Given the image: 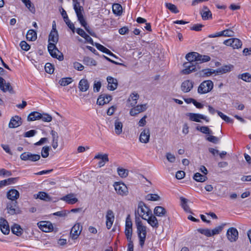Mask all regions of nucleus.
<instances>
[{"instance_id": "1", "label": "nucleus", "mask_w": 251, "mask_h": 251, "mask_svg": "<svg viewBox=\"0 0 251 251\" xmlns=\"http://www.w3.org/2000/svg\"><path fill=\"white\" fill-rule=\"evenodd\" d=\"M49 42L48 46V51L50 55L55 58H57L59 61H62L64 59V56L56 48L55 44H56L58 41V34L57 31L51 30L49 35Z\"/></svg>"}, {"instance_id": "2", "label": "nucleus", "mask_w": 251, "mask_h": 251, "mask_svg": "<svg viewBox=\"0 0 251 251\" xmlns=\"http://www.w3.org/2000/svg\"><path fill=\"white\" fill-rule=\"evenodd\" d=\"M135 224L137 229V234L139 238V244L142 247L144 244L147 235V227L144 226L140 218L137 216L135 217Z\"/></svg>"}, {"instance_id": "3", "label": "nucleus", "mask_w": 251, "mask_h": 251, "mask_svg": "<svg viewBox=\"0 0 251 251\" xmlns=\"http://www.w3.org/2000/svg\"><path fill=\"white\" fill-rule=\"evenodd\" d=\"M137 213L139 217H141L143 219L146 220L147 217L151 215L152 211L143 201H140L138 204L137 211H135V216H137Z\"/></svg>"}, {"instance_id": "4", "label": "nucleus", "mask_w": 251, "mask_h": 251, "mask_svg": "<svg viewBox=\"0 0 251 251\" xmlns=\"http://www.w3.org/2000/svg\"><path fill=\"white\" fill-rule=\"evenodd\" d=\"M213 86V82L211 80H204L199 85L198 93L200 94L207 93L212 90Z\"/></svg>"}, {"instance_id": "5", "label": "nucleus", "mask_w": 251, "mask_h": 251, "mask_svg": "<svg viewBox=\"0 0 251 251\" xmlns=\"http://www.w3.org/2000/svg\"><path fill=\"white\" fill-rule=\"evenodd\" d=\"M17 201L8 202L6 207L7 213L10 215L21 214L22 211L19 207L17 206Z\"/></svg>"}, {"instance_id": "6", "label": "nucleus", "mask_w": 251, "mask_h": 251, "mask_svg": "<svg viewBox=\"0 0 251 251\" xmlns=\"http://www.w3.org/2000/svg\"><path fill=\"white\" fill-rule=\"evenodd\" d=\"M183 66L185 68L181 71V74L183 75H188L193 72L197 71L199 69L196 64H192L191 62H185Z\"/></svg>"}, {"instance_id": "7", "label": "nucleus", "mask_w": 251, "mask_h": 251, "mask_svg": "<svg viewBox=\"0 0 251 251\" xmlns=\"http://www.w3.org/2000/svg\"><path fill=\"white\" fill-rule=\"evenodd\" d=\"M114 186L118 194L121 196H126L128 194V189L124 183L116 182Z\"/></svg>"}, {"instance_id": "8", "label": "nucleus", "mask_w": 251, "mask_h": 251, "mask_svg": "<svg viewBox=\"0 0 251 251\" xmlns=\"http://www.w3.org/2000/svg\"><path fill=\"white\" fill-rule=\"evenodd\" d=\"M20 158L22 160L35 162L40 159V155L38 154H32L29 152H25L20 155Z\"/></svg>"}, {"instance_id": "9", "label": "nucleus", "mask_w": 251, "mask_h": 251, "mask_svg": "<svg viewBox=\"0 0 251 251\" xmlns=\"http://www.w3.org/2000/svg\"><path fill=\"white\" fill-rule=\"evenodd\" d=\"M226 237L228 240L231 242H235L238 238V231L235 227H230L226 231Z\"/></svg>"}, {"instance_id": "10", "label": "nucleus", "mask_w": 251, "mask_h": 251, "mask_svg": "<svg viewBox=\"0 0 251 251\" xmlns=\"http://www.w3.org/2000/svg\"><path fill=\"white\" fill-rule=\"evenodd\" d=\"M0 89L3 92L8 91L10 94H14L15 91L9 82L6 83L4 78H1Z\"/></svg>"}, {"instance_id": "11", "label": "nucleus", "mask_w": 251, "mask_h": 251, "mask_svg": "<svg viewBox=\"0 0 251 251\" xmlns=\"http://www.w3.org/2000/svg\"><path fill=\"white\" fill-rule=\"evenodd\" d=\"M234 32L230 29H226L223 31L208 35L209 38H215L220 36L232 37Z\"/></svg>"}, {"instance_id": "12", "label": "nucleus", "mask_w": 251, "mask_h": 251, "mask_svg": "<svg viewBox=\"0 0 251 251\" xmlns=\"http://www.w3.org/2000/svg\"><path fill=\"white\" fill-rule=\"evenodd\" d=\"M82 230V226L79 224H75L71 229L70 232V236L73 239L77 238Z\"/></svg>"}, {"instance_id": "13", "label": "nucleus", "mask_w": 251, "mask_h": 251, "mask_svg": "<svg viewBox=\"0 0 251 251\" xmlns=\"http://www.w3.org/2000/svg\"><path fill=\"white\" fill-rule=\"evenodd\" d=\"M39 228L44 232H50L53 230V226L50 222L41 221L38 223Z\"/></svg>"}, {"instance_id": "14", "label": "nucleus", "mask_w": 251, "mask_h": 251, "mask_svg": "<svg viewBox=\"0 0 251 251\" xmlns=\"http://www.w3.org/2000/svg\"><path fill=\"white\" fill-rule=\"evenodd\" d=\"M187 115L189 116V120L191 121L201 122V121L200 119H203L207 122L209 121V120L207 118V117L202 114L189 113L187 114Z\"/></svg>"}, {"instance_id": "15", "label": "nucleus", "mask_w": 251, "mask_h": 251, "mask_svg": "<svg viewBox=\"0 0 251 251\" xmlns=\"http://www.w3.org/2000/svg\"><path fill=\"white\" fill-rule=\"evenodd\" d=\"M22 124V118L20 116L16 115L11 118L8 127L10 128H15L19 126Z\"/></svg>"}, {"instance_id": "16", "label": "nucleus", "mask_w": 251, "mask_h": 251, "mask_svg": "<svg viewBox=\"0 0 251 251\" xmlns=\"http://www.w3.org/2000/svg\"><path fill=\"white\" fill-rule=\"evenodd\" d=\"M194 82L190 80H184L181 85V90L184 93L190 92L194 87Z\"/></svg>"}, {"instance_id": "17", "label": "nucleus", "mask_w": 251, "mask_h": 251, "mask_svg": "<svg viewBox=\"0 0 251 251\" xmlns=\"http://www.w3.org/2000/svg\"><path fill=\"white\" fill-rule=\"evenodd\" d=\"M0 229L5 235L9 234L10 228L8 222L3 218H0Z\"/></svg>"}, {"instance_id": "18", "label": "nucleus", "mask_w": 251, "mask_h": 251, "mask_svg": "<svg viewBox=\"0 0 251 251\" xmlns=\"http://www.w3.org/2000/svg\"><path fill=\"white\" fill-rule=\"evenodd\" d=\"M147 104L138 105L136 106H133L130 110V114L131 116H134L138 114L145 111L147 109Z\"/></svg>"}, {"instance_id": "19", "label": "nucleus", "mask_w": 251, "mask_h": 251, "mask_svg": "<svg viewBox=\"0 0 251 251\" xmlns=\"http://www.w3.org/2000/svg\"><path fill=\"white\" fill-rule=\"evenodd\" d=\"M112 100L111 96L107 94H101L100 95L98 100L97 103L100 105H103L105 104L108 103Z\"/></svg>"}, {"instance_id": "20", "label": "nucleus", "mask_w": 251, "mask_h": 251, "mask_svg": "<svg viewBox=\"0 0 251 251\" xmlns=\"http://www.w3.org/2000/svg\"><path fill=\"white\" fill-rule=\"evenodd\" d=\"M150 137V130L149 128H145L141 132L139 140L140 141L143 143H147L149 142Z\"/></svg>"}, {"instance_id": "21", "label": "nucleus", "mask_w": 251, "mask_h": 251, "mask_svg": "<svg viewBox=\"0 0 251 251\" xmlns=\"http://www.w3.org/2000/svg\"><path fill=\"white\" fill-rule=\"evenodd\" d=\"M19 192L16 189H11L6 194L7 198L12 201H15L19 198Z\"/></svg>"}, {"instance_id": "22", "label": "nucleus", "mask_w": 251, "mask_h": 251, "mask_svg": "<svg viewBox=\"0 0 251 251\" xmlns=\"http://www.w3.org/2000/svg\"><path fill=\"white\" fill-rule=\"evenodd\" d=\"M154 214L155 216L158 217H163L165 216L167 217V211L162 206H157L154 209ZM168 221H169V217L167 216Z\"/></svg>"}, {"instance_id": "23", "label": "nucleus", "mask_w": 251, "mask_h": 251, "mask_svg": "<svg viewBox=\"0 0 251 251\" xmlns=\"http://www.w3.org/2000/svg\"><path fill=\"white\" fill-rule=\"evenodd\" d=\"M107 81L108 82V89L113 91L117 88L118 81L116 78L112 76H108L107 77Z\"/></svg>"}, {"instance_id": "24", "label": "nucleus", "mask_w": 251, "mask_h": 251, "mask_svg": "<svg viewBox=\"0 0 251 251\" xmlns=\"http://www.w3.org/2000/svg\"><path fill=\"white\" fill-rule=\"evenodd\" d=\"M146 220L147 221L148 224H150L153 228H157L158 227V221L155 216L153 215L152 213L151 215L148 216V218H146Z\"/></svg>"}, {"instance_id": "25", "label": "nucleus", "mask_w": 251, "mask_h": 251, "mask_svg": "<svg viewBox=\"0 0 251 251\" xmlns=\"http://www.w3.org/2000/svg\"><path fill=\"white\" fill-rule=\"evenodd\" d=\"M94 159H100L101 160L98 163L100 167H103L106 162L109 161L108 154L106 153L104 154L99 153L95 156Z\"/></svg>"}, {"instance_id": "26", "label": "nucleus", "mask_w": 251, "mask_h": 251, "mask_svg": "<svg viewBox=\"0 0 251 251\" xmlns=\"http://www.w3.org/2000/svg\"><path fill=\"white\" fill-rule=\"evenodd\" d=\"M74 197V194L70 193L61 198V200L66 201L68 204H73L78 201V199Z\"/></svg>"}, {"instance_id": "27", "label": "nucleus", "mask_w": 251, "mask_h": 251, "mask_svg": "<svg viewBox=\"0 0 251 251\" xmlns=\"http://www.w3.org/2000/svg\"><path fill=\"white\" fill-rule=\"evenodd\" d=\"M197 56H199V53L196 52H191L187 53L186 55L185 58L188 61L187 62H191L192 64H198V62H196L197 60Z\"/></svg>"}, {"instance_id": "28", "label": "nucleus", "mask_w": 251, "mask_h": 251, "mask_svg": "<svg viewBox=\"0 0 251 251\" xmlns=\"http://www.w3.org/2000/svg\"><path fill=\"white\" fill-rule=\"evenodd\" d=\"M234 68L232 65H224L216 70V73L218 74H223L231 71Z\"/></svg>"}, {"instance_id": "29", "label": "nucleus", "mask_w": 251, "mask_h": 251, "mask_svg": "<svg viewBox=\"0 0 251 251\" xmlns=\"http://www.w3.org/2000/svg\"><path fill=\"white\" fill-rule=\"evenodd\" d=\"M89 88V84L86 79H82L78 84V88L81 92H86Z\"/></svg>"}, {"instance_id": "30", "label": "nucleus", "mask_w": 251, "mask_h": 251, "mask_svg": "<svg viewBox=\"0 0 251 251\" xmlns=\"http://www.w3.org/2000/svg\"><path fill=\"white\" fill-rule=\"evenodd\" d=\"M139 98V95L135 93H132L128 99V102H129V105L131 107L135 106L137 103V100Z\"/></svg>"}, {"instance_id": "31", "label": "nucleus", "mask_w": 251, "mask_h": 251, "mask_svg": "<svg viewBox=\"0 0 251 251\" xmlns=\"http://www.w3.org/2000/svg\"><path fill=\"white\" fill-rule=\"evenodd\" d=\"M74 2V8L76 13L77 17L79 16H82V11H83V8L82 6H81L80 4V2L78 1H75V0H73Z\"/></svg>"}, {"instance_id": "32", "label": "nucleus", "mask_w": 251, "mask_h": 251, "mask_svg": "<svg viewBox=\"0 0 251 251\" xmlns=\"http://www.w3.org/2000/svg\"><path fill=\"white\" fill-rule=\"evenodd\" d=\"M95 46L97 48L98 50L102 51V52H104L110 56L116 57L115 55L110 50H109L103 46L100 45V44L95 43Z\"/></svg>"}, {"instance_id": "33", "label": "nucleus", "mask_w": 251, "mask_h": 251, "mask_svg": "<svg viewBox=\"0 0 251 251\" xmlns=\"http://www.w3.org/2000/svg\"><path fill=\"white\" fill-rule=\"evenodd\" d=\"M41 116L42 114L38 112H32L28 115L27 120L28 121H33L39 120L41 119Z\"/></svg>"}, {"instance_id": "34", "label": "nucleus", "mask_w": 251, "mask_h": 251, "mask_svg": "<svg viewBox=\"0 0 251 251\" xmlns=\"http://www.w3.org/2000/svg\"><path fill=\"white\" fill-rule=\"evenodd\" d=\"M114 126L115 133L117 135L121 134L123 132V124L119 119L115 121Z\"/></svg>"}, {"instance_id": "35", "label": "nucleus", "mask_w": 251, "mask_h": 251, "mask_svg": "<svg viewBox=\"0 0 251 251\" xmlns=\"http://www.w3.org/2000/svg\"><path fill=\"white\" fill-rule=\"evenodd\" d=\"M11 231L13 234L18 236H20L23 234V229L19 225L17 224H14L11 226Z\"/></svg>"}, {"instance_id": "36", "label": "nucleus", "mask_w": 251, "mask_h": 251, "mask_svg": "<svg viewBox=\"0 0 251 251\" xmlns=\"http://www.w3.org/2000/svg\"><path fill=\"white\" fill-rule=\"evenodd\" d=\"M26 37L27 40L33 41L37 39L36 32L33 29H29L27 31Z\"/></svg>"}, {"instance_id": "37", "label": "nucleus", "mask_w": 251, "mask_h": 251, "mask_svg": "<svg viewBox=\"0 0 251 251\" xmlns=\"http://www.w3.org/2000/svg\"><path fill=\"white\" fill-rule=\"evenodd\" d=\"M37 198L40 200L45 201H51V197L47 193L44 192H40L37 195Z\"/></svg>"}, {"instance_id": "38", "label": "nucleus", "mask_w": 251, "mask_h": 251, "mask_svg": "<svg viewBox=\"0 0 251 251\" xmlns=\"http://www.w3.org/2000/svg\"><path fill=\"white\" fill-rule=\"evenodd\" d=\"M112 10L115 14L120 16L122 13V6L120 4L115 3L112 6Z\"/></svg>"}, {"instance_id": "39", "label": "nucleus", "mask_w": 251, "mask_h": 251, "mask_svg": "<svg viewBox=\"0 0 251 251\" xmlns=\"http://www.w3.org/2000/svg\"><path fill=\"white\" fill-rule=\"evenodd\" d=\"M193 178L198 182H203L207 179V177L205 176L202 175L199 173H196L194 174Z\"/></svg>"}, {"instance_id": "40", "label": "nucleus", "mask_w": 251, "mask_h": 251, "mask_svg": "<svg viewBox=\"0 0 251 251\" xmlns=\"http://www.w3.org/2000/svg\"><path fill=\"white\" fill-rule=\"evenodd\" d=\"M216 73V70L211 69H203L201 71L200 75L202 77L210 76L212 74Z\"/></svg>"}, {"instance_id": "41", "label": "nucleus", "mask_w": 251, "mask_h": 251, "mask_svg": "<svg viewBox=\"0 0 251 251\" xmlns=\"http://www.w3.org/2000/svg\"><path fill=\"white\" fill-rule=\"evenodd\" d=\"M84 64L89 66H96L97 62L94 59L89 57H84L83 60Z\"/></svg>"}, {"instance_id": "42", "label": "nucleus", "mask_w": 251, "mask_h": 251, "mask_svg": "<svg viewBox=\"0 0 251 251\" xmlns=\"http://www.w3.org/2000/svg\"><path fill=\"white\" fill-rule=\"evenodd\" d=\"M73 79L72 77H64L59 80V83L61 86H65L71 83Z\"/></svg>"}, {"instance_id": "43", "label": "nucleus", "mask_w": 251, "mask_h": 251, "mask_svg": "<svg viewBox=\"0 0 251 251\" xmlns=\"http://www.w3.org/2000/svg\"><path fill=\"white\" fill-rule=\"evenodd\" d=\"M146 199L148 201H157L161 199L159 196L156 194H150L146 196Z\"/></svg>"}, {"instance_id": "44", "label": "nucleus", "mask_w": 251, "mask_h": 251, "mask_svg": "<svg viewBox=\"0 0 251 251\" xmlns=\"http://www.w3.org/2000/svg\"><path fill=\"white\" fill-rule=\"evenodd\" d=\"M238 78L247 82H251V75L248 73H243L238 75Z\"/></svg>"}, {"instance_id": "45", "label": "nucleus", "mask_w": 251, "mask_h": 251, "mask_svg": "<svg viewBox=\"0 0 251 251\" xmlns=\"http://www.w3.org/2000/svg\"><path fill=\"white\" fill-rule=\"evenodd\" d=\"M117 172L119 176L122 178L126 177L128 174V171L123 168H118Z\"/></svg>"}, {"instance_id": "46", "label": "nucleus", "mask_w": 251, "mask_h": 251, "mask_svg": "<svg viewBox=\"0 0 251 251\" xmlns=\"http://www.w3.org/2000/svg\"><path fill=\"white\" fill-rule=\"evenodd\" d=\"M231 42L232 43V48L233 49L240 48L242 45L241 40L237 38H232Z\"/></svg>"}, {"instance_id": "47", "label": "nucleus", "mask_w": 251, "mask_h": 251, "mask_svg": "<svg viewBox=\"0 0 251 251\" xmlns=\"http://www.w3.org/2000/svg\"><path fill=\"white\" fill-rule=\"evenodd\" d=\"M200 14L203 20H207L212 18V14L210 10L205 12H200Z\"/></svg>"}, {"instance_id": "48", "label": "nucleus", "mask_w": 251, "mask_h": 251, "mask_svg": "<svg viewBox=\"0 0 251 251\" xmlns=\"http://www.w3.org/2000/svg\"><path fill=\"white\" fill-rule=\"evenodd\" d=\"M225 224L216 227L215 228L211 230V236L219 234L223 230Z\"/></svg>"}, {"instance_id": "49", "label": "nucleus", "mask_w": 251, "mask_h": 251, "mask_svg": "<svg viewBox=\"0 0 251 251\" xmlns=\"http://www.w3.org/2000/svg\"><path fill=\"white\" fill-rule=\"evenodd\" d=\"M196 129L204 134H210L212 133V131L207 126H197Z\"/></svg>"}, {"instance_id": "50", "label": "nucleus", "mask_w": 251, "mask_h": 251, "mask_svg": "<svg viewBox=\"0 0 251 251\" xmlns=\"http://www.w3.org/2000/svg\"><path fill=\"white\" fill-rule=\"evenodd\" d=\"M166 7L169 9L172 12L177 13L179 12L176 6L171 3H166Z\"/></svg>"}, {"instance_id": "51", "label": "nucleus", "mask_w": 251, "mask_h": 251, "mask_svg": "<svg viewBox=\"0 0 251 251\" xmlns=\"http://www.w3.org/2000/svg\"><path fill=\"white\" fill-rule=\"evenodd\" d=\"M45 70L46 73L52 74L54 72V66L51 63H47L45 65Z\"/></svg>"}, {"instance_id": "52", "label": "nucleus", "mask_w": 251, "mask_h": 251, "mask_svg": "<svg viewBox=\"0 0 251 251\" xmlns=\"http://www.w3.org/2000/svg\"><path fill=\"white\" fill-rule=\"evenodd\" d=\"M50 147L49 146H44L42 148L41 151V155L43 158H47L49 156Z\"/></svg>"}, {"instance_id": "53", "label": "nucleus", "mask_w": 251, "mask_h": 251, "mask_svg": "<svg viewBox=\"0 0 251 251\" xmlns=\"http://www.w3.org/2000/svg\"><path fill=\"white\" fill-rule=\"evenodd\" d=\"M198 231L199 232L201 233V234L204 235L205 236H206L207 237H211V230H210L209 229L199 228V229H198Z\"/></svg>"}, {"instance_id": "54", "label": "nucleus", "mask_w": 251, "mask_h": 251, "mask_svg": "<svg viewBox=\"0 0 251 251\" xmlns=\"http://www.w3.org/2000/svg\"><path fill=\"white\" fill-rule=\"evenodd\" d=\"M41 119L45 122H50L52 121V117L48 113H43L42 114Z\"/></svg>"}, {"instance_id": "55", "label": "nucleus", "mask_w": 251, "mask_h": 251, "mask_svg": "<svg viewBox=\"0 0 251 251\" xmlns=\"http://www.w3.org/2000/svg\"><path fill=\"white\" fill-rule=\"evenodd\" d=\"M125 228L132 229V223L130 215H128L126 218Z\"/></svg>"}, {"instance_id": "56", "label": "nucleus", "mask_w": 251, "mask_h": 251, "mask_svg": "<svg viewBox=\"0 0 251 251\" xmlns=\"http://www.w3.org/2000/svg\"><path fill=\"white\" fill-rule=\"evenodd\" d=\"M106 221L113 222L114 219V215L113 211L111 210H108L107 211L106 216Z\"/></svg>"}, {"instance_id": "57", "label": "nucleus", "mask_w": 251, "mask_h": 251, "mask_svg": "<svg viewBox=\"0 0 251 251\" xmlns=\"http://www.w3.org/2000/svg\"><path fill=\"white\" fill-rule=\"evenodd\" d=\"M125 235L127 241H132V229L125 228Z\"/></svg>"}, {"instance_id": "58", "label": "nucleus", "mask_w": 251, "mask_h": 251, "mask_svg": "<svg viewBox=\"0 0 251 251\" xmlns=\"http://www.w3.org/2000/svg\"><path fill=\"white\" fill-rule=\"evenodd\" d=\"M64 22L66 24V25L68 26V27L72 30L73 33H75V27L72 23L70 21V20L69 19V18H67L66 19H64Z\"/></svg>"}, {"instance_id": "59", "label": "nucleus", "mask_w": 251, "mask_h": 251, "mask_svg": "<svg viewBox=\"0 0 251 251\" xmlns=\"http://www.w3.org/2000/svg\"><path fill=\"white\" fill-rule=\"evenodd\" d=\"M20 46L21 49L25 51L28 50L30 48V46L25 41H21Z\"/></svg>"}, {"instance_id": "60", "label": "nucleus", "mask_w": 251, "mask_h": 251, "mask_svg": "<svg viewBox=\"0 0 251 251\" xmlns=\"http://www.w3.org/2000/svg\"><path fill=\"white\" fill-rule=\"evenodd\" d=\"M166 158L168 161H169L171 163H174L176 161L175 156L170 152H168L166 153Z\"/></svg>"}, {"instance_id": "61", "label": "nucleus", "mask_w": 251, "mask_h": 251, "mask_svg": "<svg viewBox=\"0 0 251 251\" xmlns=\"http://www.w3.org/2000/svg\"><path fill=\"white\" fill-rule=\"evenodd\" d=\"M36 133L37 131L35 130L32 129L27 132H25L24 133V136L25 137H31L34 136Z\"/></svg>"}, {"instance_id": "62", "label": "nucleus", "mask_w": 251, "mask_h": 251, "mask_svg": "<svg viewBox=\"0 0 251 251\" xmlns=\"http://www.w3.org/2000/svg\"><path fill=\"white\" fill-rule=\"evenodd\" d=\"M18 180V177H11L7 179L3 180L2 181H6V185H9L12 183H14L17 181Z\"/></svg>"}, {"instance_id": "63", "label": "nucleus", "mask_w": 251, "mask_h": 251, "mask_svg": "<svg viewBox=\"0 0 251 251\" xmlns=\"http://www.w3.org/2000/svg\"><path fill=\"white\" fill-rule=\"evenodd\" d=\"M207 140L213 143L216 144L219 141V138L216 136L210 135L206 138Z\"/></svg>"}, {"instance_id": "64", "label": "nucleus", "mask_w": 251, "mask_h": 251, "mask_svg": "<svg viewBox=\"0 0 251 251\" xmlns=\"http://www.w3.org/2000/svg\"><path fill=\"white\" fill-rule=\"evenodd\" d=\"M203 26V25L202 24H196L194 25L192 27L190 28L191 30H195L197 31H199L201 30V28Z\"/></svg>"}]
</instances>
